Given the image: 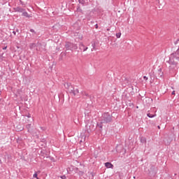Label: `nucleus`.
<instances>
[{
    "mask_svg": "<svg viewBox=\"0 0 179 179\" xmlns=\"http://www.w3.org/2000/svg\"><path fill=\"white\" fill-rule=\"evenodd\" d=\"M143 142H146V140H143Z\"/></svg>",
    "mask_w": 179,
    "mask_h": 179,
    "instance_id": "nucleus-35",
    "label": "nucleus"
},
{
    "mask_svg": "<svg viewBox=\"0 0 179 179\" xmlns=\"http://www.w3.org/2000/svg\"><path fill=\"white\" fill-rule=\"evenodd\" d=\"M25 117H27V118H31V115H30V113H28V115H25Z\"/></svg>",
    "mask_w": 179,
    "mask_h": 179,
    "instance_id": "nucleus-19",
    "label": "nucleus"
},
{
    "mask_svg": "<svg viewBox=\"0 0 179 179\" xmlns=\"http://www.w3.org/2000/svg\"><path fill=\"white\" fill-rule=\"evenodd\" d=\"M22 16H24L25 17H30V15H29V13L26 11H23L22 12Z\"/></svg>",
    "mask_w": 179,
    "mask_h": 179,
    "instance_id": "nucleus-11",
    "label": "nucleus"
},
{
    "mask_svg": "<svg viewBox=\"0 0 179 179\" xmlns=\"http://www.w3.org/2000/svg\"><path fill=\"white\" fill-rule=\"evenodd\" d=\"M65 48L67 51H72L73 50H78V45L71 43V42H66L65 44Z\"/></svg>",
    "mask_w": 179,
    "mask_h": 179,
    "instance_id": "nucleus-4",
    "label": "nucleus"
},
{
    "mask_svg": "<svg viewBox=\"0 0 179 179\" xmlns=\"http://www.w3.org/2000/svg\"><path fill=\"white\" fill-rule=\"evenodd\" d=\"M116 37H117V38H120L121 37V32L117 33Z\"/></svg>",
    "mask_w": 179,
    "mask_h": 179,
    "instance_id": "nucleus-17",
    "label": "nucleus"
},
{
    "mask_svg": "<svg viewBox=\"0 0 179 179\" xmlns=\"http://www.w3.org/2000/svg\"><path fill=\"white\" fill-rule=\"evenodd\" d=\"M105 167H106L107 169H113V167H114V165H113V164H111L110 162H106Z\"/></svg>",
    "mask_w": 179,
    "mask_h": 179,
    "instance_id": "nucleus-8",
    "label": "nucleus"
},
{
    "mask_svg": "<svg viewBox=\"0 0 179 179\" xmlns=\"http://www.w3.org/2000/svg\"><path fill=\"white\" fill-rule=\"evenodd\" d=\"M23 129V128H21V129H20V131H22Z\"/></svg>",
    "mask_w": 179,
    "mask_h": 179,
    "instance_id": "nucleus-34",
    "label": "nucleus"
},
{
    "mask_svg": "<svg viewBox=\"0 0 179 179\" xmlns=\"http://www.w3.org/2000/svg\"><path fill=\"white\" fill-rule=\"evenodd\" d=\"M0 162H1V159H0Z\"/></svg>",
    "mask_w": 179,
    "mask_h": 179,
    "instance_id": "nucleus-37",
    "label": "nucleus"
},
{
    "mask_svg": "<svg viewBox=\"0 0 179 179\" xmlns=\"http://www.w3.org/2000/svg\"><path fill=\"white\" fill-rule=\"evenodd\" d=\"M19 2L20 3V5H22V6H26V5L24 4V3L22 1V0H19Z\"/></svg>",
    "mask_w": 179,
    "mask_h": 179,
    "instance_id": "nucleus-18",
    "label": "nucleus"
},
{
    "mask_svg": "<svg viewBox=\"0 0 179 179\" xmlns=\"http://www.w3.org/2000/svg\"><path fill=\"white\" fill-rule=\"evenodd\" d=\"M6 48H7V47L6 46V47L3 48V50H6Z\"/></svg>",
    "mask_w": 179,
    "mask_h": 179,
    "instance_id": "nucleus-30",
    "label": "nucleus"
},
{
    "mask_svg": "<svg viewBox=\"0 0 179 179\" xmlns=\"http://www.w3.org/2000/svg\"><path fill=\"white\" fill-rule=\"evenodd\" d=\"M144 80H148V77L146 76H143Z\"/></svg>",
    "mask_w": 179,
    "mask_h": 179,
    "instance_id": "nucleus-23",
    "label": "nucleus"
},
{
    "mask_svg": "<svg viewBox=\"0 0 179 179\" xmlns=\"http://www.w3.org/2000/svg\"><path fill=\"white\" fill-rule=\"evenodd\" d=\"M127 85H128V84H122V86H124L125 87V86H127Z\"/></svg>",
    "mask_w": 179,
    "mask_h": 179,
    "instance_id": "nucleus-29",
    "label": "nucleus"
},
{
    "mask_svg": "<svg viewBox=\"0 0 179 179\" xmlns=\"http://www.w3.org/2000/svg\"><path fill=\"white\" fill-rule=\"evenodd\" d=\"M92 50L91 51H93V50H96V43L95 42H92Z\"/></svg>",
    "mask_w": 179,
    "mask_h": 179,
    "instance_id": "nucleus-12",
    "label": "nucleus"
},
{
    "mask_svg": "<svg viewBox=\"0 0 179 179\" xmlns=\"http://www.w3.org/2000/svg\"><path fill=\"white\" fill-rule=\"evenodd\" d=\"M16 31H17V33H19V29H16Z\"/></svg>",
    "mask_w": 179,
    "mask_h": 179,
    "instance_id": "nucleus-33",
    "label": "nucleus"
},
{
    "mask_svg": "<svg viewBox=\"0 0 179 179\" xmlns=\"http://www.w3.org/2000/svg\"><path fill=\"white\" fill-rule=\"evenodd\" d=\"M158 73H159L160 78H162V76H163V73L162 72V69H159L158 70Z\"/></svg>",
    "mask_w": 179,
    "mask_h": 179,
    "instance_id": "nucleus-16",
    "label": "nucleus"
},
{
    "mask_svg": "<svg viewBox=\"0 0 179 179\" xmlns=\"http://www.w3.org/2000/svg\"><path fill=\"white\" fill-rule=\"evenodd\" d=\"M179 41V39H177V41L174 43L175 45L178 44Z\"/></svg>",
    "mask_w": 179,
    "mask_h": 179,
    "instance_id": "nucleus-25",
    "label": "nucleus"
},
{
    "mask_svg": "<svg viewBox=\"0 0 179 179\" xmlns=\"http://www.w3.org/2000/svg\"><path fill=\"white\" fill-rule=\"evenodd\" d=\"M60 178H62V179H66V176L65 175H64V176H62L60 177Z\"/></svg>",
    "mask_w": 179,
    "mask_h": 179,
    "instance_id": "nucleus-20",
    "label": "nucleus"
},
{
    "mask_svg": "<svg viewBox=\"0 0 179 179\" xmlns=\"http://www.w3.org/2000/svg\"><path fill=\"white\" fill-rule=\"evenodd\" d=\"M147 116L149 117V118H155V117L157 116L156 114H154V115H152L150 113H147Z\"/></svg>",
    "mask_w": 179,
    "mask_h": 179,
    "instance_id": "nucleus-14",
    "label": "nucleus"
},
{
    "mask_svg": "<svg viewBox=\"0 0 179 179\" xmlns=\"http://www.w3.org/2000/svg\"><path fill=\"white\" fill-rule=\"evenodd\" d=\"M36 51H38V48H36Z\"/></svg>",
    "mask_w": 179,
    "mask_h": 179,
    "instance_id": "nucleus-36",
    "label": "nucleus"
},
{
    "mask_svg": "<svg viewBox=\"0 0 179 179\" xmlns=\"http://www.w3.org/2000/svg\"><path fill=\"white\" fill-rule=\"evenodd\" d=\"M84 95L86 96V97H89V94L84 92Z\"/></svg>",
    "mask_w": 179,
    "mask_h": 179,
    "instance_id": "nucleus-22",
    "label": "nucleus"
},
{
    "mask_svg": "<svg viewBox=\"0 0 179 179\" xmlns=\"http://www.w3.org/2000/svg\"><path fill=\"white\" fill-rule=\"evenodd\" d=\"M26 128L28 129V132H30V129L31 128V124H27Z\"/></svg>",
    "mask_w": 179,
    "mask_h": 179,
    "instance_id": "nucleus-15",
    "label": "nucleus"
},
{
    "mask_svg": "<svg viewBox=\"0 0 179 179\" xmlns=\"http://www.w3.org/2000/svg\"><path fill=\"white\" fill-rule=\"evenodd\" d=\"M66 89L69 90V92L70 93H72L73 94V96H76V94H79V90L78 89H75L73 87V86H72L71 84L69 83H66L64 85Z\"/></svg>",
    "mask_w": 179,
    "mask_h": 179,
    "instance_id": "nucleus-3",
    "label": "nucleus"
},
{
    "mask_svg": "<svg viewBox=\"0 0 179 179\" xmlns=\"http://www.w3.org/2000/svg\"><path fill=\"white\" fill-rule=\"evenodd\" d=\"M158 129H160V126H157Z\"/></svg>",
    "mask_w": 179,
    "mask_h": 179,
    "instance_id": "nucleus-32",
    "label": "nucleus"
},
{
    "mask_svg": "<svg viewBox=\"0 0 179 179\" xmlns=\"http://www.w3.org/2000/svg\"><path fill=\"white\" fill-rule=\"evenodd\" d=\"M13 33L15 34V36H16V31H13Z\"/></svg>",
    "mask_w": 179,
    "mask_h": 179,
    "instance_id": "nucleus-27",
    "label": "nucleus"
},
{
    "mask_svg": "<svg viewBox=\"0 0 179 179\" xmlns=\"http://www.w3.org/2000/svg\"><path fill=\"white\" fill-rule=\"evenodd\" d=\"M79 3L83 5V6H85L87 5L86 0H78Z\"/></svg>",
    "mask_w": 179,
    "mask_h": 179,
    "instance_id": "nucleus-10",
    "label": "nucleus"
},
{
    "mask_svg": "<svg viewBox=\"0 0 179 179\" xmlns=\"http://www.w3.org/2000/svg\"><path fill=\"white\" fill-rule=\"evenodd\" d=\"M174 94H176V91L172 92V95H174Z\"/></svg>",
    "mask_w": 179,
    "mask_h": 179,
    "instance_id": "nucleus-26",
    "label": "nucleus"
},
{
    "mask_svg": "<svg viewBox=\"0 0 179 179\" xmlns=\"http://www.w3.org/2000/svg\"><path fill=\"white\" fill-rule=\"evenodd\" d=\"M0 61H2V55H0Z\"/></svg>",
    "mask_w": 179,
    "mask_h": 179,
    "instance_id": "nucleus-28",
    "label": "nucleus"
},
{
    "mask_svg": "<svg viewBox=\"0 0 179 179\" xmlns=\"http://www.w3.org/2000/svg\"><path fill=\"white\" fill-rule=\"evenodd\" d=\"M106 30L107 31H110V28H108Z\"/></svg>",
    "mask_w": 179,
    "mask_h": 179,
    "instance_id": "nucleus-31",
    "label": "nucleus"
},
{
    "mask_svg": "<svg viewBox=\"0 0 179 179\" xmlns=\"http://www.w3.org/2000/svg\"><path fill=\"white\" fill-rule=\"evenodd\" d=\"M176 61H179V50L173 52L170 55L169 60L167 62L169 64L170 71H174V69H178V63Z\"/></svg>",
    "mask_w": 179,
    "mask_h": 179,
    "instance_id": "nucleus-1",
    "label": "nucleus"
},
{
    "mask_svg": "<svg viewBox=\"0 0 179 179\" xmlns=\"http://www.w3.org/2000/svg\"><path fill=\"white\" fill-rule=\"evenodd\" d=\"M77 12H80V13H83V10H82V8H80V5H78Z\"/></svg>",
    "mask_w": 179,
    "mask_h": 179,
    "instance_id": "nucleus-13",
    "label": "nucleus"
},
{
    "mask_svg": "<svg viewBox=\"0 0 179 179\" xmlns=\"http://www.w3.org/2000/svg\"><path fill=\"white\" fill-rule=\"evenodd\" d=\"M38 45H41V43H38V45L36 43H31L29 45V48H30V50H33V49L36 48V47H37Z\"/></svg>",
    "mask_w": 179,
    "mask_h": 179,
    "instance_id": "nucleus-7",
    "label": "nucleus"
},
{
    "mask_svg": "<svg viewBox=\"0 0 179 179\" xmlns=\"http://www.w3.org/2000/svg\"><path fill=\"white\" fill-rule=\"evenodd\" d=\"M30 31H31V33H36V31H34V29H31Z\"/></svg>",
    "mask_w": 179,
    "mask_h": 179,
    "instance_id": "nucleus-21",
    "label": "nucleus"
},
{
    "mask_svg": "<svg viewBox=\"0 0 179 179\" xmlns=\"http://www.w3.org/2000/svg\"><path fill=\"white\" fill-rule=\"evenodd\" d=\"M95 29H99V24H95Z\"/></svg>",
    "mask_w": 179,
    "mask_h": 179,
    "instance_id": "nucleus-24",
    "label": "nucleus"
},
{
    "mask_svg": "<svg viewBox=\"0 0 179 179\" xmlns=\"http://www.w3.org/2000/svg\"><path fill=\"white\" fill-rule=\"evenodd\" d=\"M101 121L103 124H109V122H113V116L108 113H104L101 117Z\"/></svg>",
    "mask_w": 179,
    "mask_h": 179,
    "instance_id": "nucleus-2",
    "label": "nucleus"
},
{
    "mask_svg": "<svg viewBox=\"0 0 179 179\" xmlns=\"http://www.w3.org/2000/svg\"><path fill=\"white\" fill-rule=\"evenodd\" d=\"M103 124H104V122H103L102 120H101V122H98V123L96 124V127H99L100 129H101V131L103 130Z\"/></svg>",
    "mask_w": 179,
    "mask_h": 179,
    "instance_id": "nucleus-9",
    "label": "nucleus"
},
{
    "mask_svg": "<svg viewBox=\"0 0 179 179\" xmlns=\"http://www.w3.org/2000/svg\"><path fill=\"white\" fill-rule=\"evenodd\" d=\"M14 10L15 12H19L20 13H23V12H24V10H26V9L24 8H22V7H16V8H14Z\"/></svg>",
    "mask_w": 179,
    "mask_h": 179,
    "instance_id": "nucleus-6",
    "label": "nucleus"
},
{
    "mask_svg": "<svg viewBox=\"0 0 179 179\" xmlns=\"http://www.w3.org/2000/svg\"><path fill=\"white\" fill-rule=\"evenodd\" d=\"M87 46L84 45L83 43H80L79 49L80 50V51H87Z\"/></svg>",
    "mask_w": 179,
    "mask_h": 179,
    "instance_id": "nucleus-5",
    "label": "nucleus"
}]
</instances>
